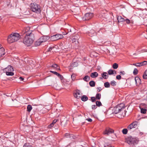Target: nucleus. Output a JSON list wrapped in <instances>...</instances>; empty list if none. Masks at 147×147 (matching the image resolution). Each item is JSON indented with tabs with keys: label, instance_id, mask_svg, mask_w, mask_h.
Masks as SVG:
<instances>
[{
	"label": "nucleus",
	"instance_id": "c85d7f7f",
	"mask_svg": "<svg viewBox=\"0 0 147 147\" xmlns=\"http://www.w3.org/2000/svg\"><path fill=\"white\" fill-rule=\"evenodd\" d=\"M96 106L98 107H100L102 105V103L100 101H97L96 102Z\"/></svg>",
	"mask_w": 147,
	"mask_h": 147
},
{
	"label": "nucleus",
	"instance_id": "e433bc0d",
	"mask_svg": "<svg viewBox=\"0 0 147 147\" xmlns=\"http://www.w3.org/2000/svg\"><path fill=\"white\" fill-rule=\"evenodd\" d=\"M138 70L136 68H135L134 69V71H133V73L135 75H136L138 74Z\"/></svg>",
	"mask_w": 147,
	"mask_h": 147
},
{
	"label": "nucleus",
	"instance_id": "4c0bfd02",
	"mask_svg": "<svg viewBox=\"0 0 147 147\" xmlns=\"http://www.w3.org/2000/svg\"><path fill=\"white\" fill-rule=\"evenodd\" d=\"M91 100L92 102H94L96 101V99L94 97H92L91 98Z\"/></svg>",
	"mask_w": 147,
	"mask_h": 147
},
{
	"label": "nucleus",
	"instance_id": "79ce46f5",
	"mask_svg": "<svg viewBox=\"0 0 147 147\" xmlns=\"http://www.w3.org/2000/svg\"><path fill=\"white\" fill-rule=\"evenodd\" d=\"M50 72L53 73L54 74H55V75H56L57 76L58 75V74H59L56 71H50Z\"/></svg>",
	"mask_w": 147,
	"mask_h": 147
},
{
	"label": "nucleus",
	"instance_id": "f3484780",
	"mask_svg": "<svg viewBox=\"0 0 147 147\" xmlns=\"http://www.w3.org/2000/svg\"><path fill=\"white\" fill-rule=\"evenodd\" d=\"M5 54V50L3 47H0V57H2Z\"/></svg>",
	"mask_w": 147,
	"mask_h": 147
},
{
	"label": "nucleus",
	"instance_id": "7c9ffc66",
	"mask_svg": "<svg viewBox=\"0 0 147 147\" xmlns=\"http://www.w3.org/2000/svg\"><path fill=\"white\" fill-rule=\"evenodd\" d=\"M147 110L145 109L142 108L141 109V112L142 113L145 114L146 113Z\"/></svg>",
	"mask_w": 147,
	"mask_h": 147
},
{
	"label": "nucleus",
	"instance_id": "aec40b11",
	"mask_svg": "<svg viewBox=\"0 0 147 147\" xmlns=\"http://www.w3.org/2000/svg\"><path fill=\"white\" fill-rule=\"evenodd\" d=\"M101 75L102 78L105 79H107L108 77V74L107 72H104Z\"/></svg>",
	"mask_w": 147,
	"mask_h": 147
},
{
	"label": "nucleus",
	"instance_id": "c9c22d12",
	"mask_svg": "<svg viewBox=\"0 0 147 147\" xmlns=\"http://www.w3.org/2000/svg\"><path fill=\"white\" fill-rule=\"evenodd\" d=\"M88 100V97L86 96L83 95V101H85Z\"/></svg>",
	"mask_w": 147,
	"mask_h": 147
},
{
	"label": "nucleus",
	"instance_id": "f03ea898",
	"mask_svg": "<svg viewBox=\"0 0 147 147\" xmlns=\"http://www.w3.org/2000/svg\"><path fill=\"white\" fill-rule=\"evenodd\" d=\"M34 40V34H31L29 36H26L23 42L27 46H29L33 43Z\"/></svg>",
	"mask_w": 147,
	"mask_h": 147
},
{
	"label": "nucleus",
	"instance_id": "6e6552de",
	"mask_svg": "<svg viewBox=\"0 0 147 147\" xmlns=\"http://www.w3.org/2000/svg\"><path fill=\"white\" fill-rule=\"evenodd\" d=\"M63 38V36L62 34H57L51 36V39L52 41H55L62 39Z\"/></svg>",
	"mask_w": 147,
	"mask_h": 147
},
{
	"label": "nucleus",
	"instance_id": "58836bf2",
	"mask_svg": "<svg viewBox=\"0 0 147 147\" xmlns=\"http://www.w3.org/2000/svg\"><path fill=\"white\" fill-rule=\"evenodd\" d=\"M54 48L53 47H50L47 49V52L51 51Z\"/></svg>",
	"mask_w": 147,
	"mask_h": 147
},
{
	"label": "nucleus",
	"instance_id": "393cba45",
	"mask_svg": "<svg viewBox=\"0 0 147 147\" xmlns=\"http://www.w3.org/2000/svg\"><path fill=\"white\" fill-rule=\"evenodd\" d=\"M32 109V107L30 105H28L27 107V111L30 112Z\"/></svg>",
	"mask_w": 147,
	"mask_h": 147
},
{
	"label": "nucleus",
	"instance_id": "f704fd0d",
	"mask_svg": "<svg viewBox=\"0 0 147 147\" xmlns=\"http://www.w3.org/2000/svg\"><path fill=\"white\" fill-rule=\"evenodd\" d=\"M23 147H32V146L29 143L25 144Z\"/></svg>",
	"mask_w": 147,
	"mask_h": 147
},
{
	"label": "nucleus",
	"instance_id": "473e14b6",
	"mask_svg": "<svg viewBox=\"0 0 147 147\" xmlns=\"http://www.w3.org/2000/svg\"><path fill=\"white\" fill-rule=\"evenodd\" d=\"M71 79L72 80H74L76 78V75L74 74H73L71 76Z\"/></svg>",
	"mask_w": 147,
	"mask_h": 147
},
{
	"label": "nucleus",
	"instance_id": "5fc2aeb1",
	"mask_svg": "<svg viewBox=\"0 0 147 147\" xmlns=\"http://www.w3.org/2000/svg\"><path fill=\"white\" fill-rule=\"evenodd\" d=\"M146 100H147V94L146 95Z\"/></svg>",
	"mask_w": 147,
	"mask_h": 147
},
{
	"label": "nucleus",
	"instance_id": "4be33fe9",
	"mask_svg": "<svg viewBox=\"0 0 147 147\" xmlns=\"http://www.w3.org/2000/svg\"><path fill=\"white\" fill-rule=\"evenodd\" d=\"M51 67L56 69L57 70H60L59 67L58 66V65L56 64H53Z\"/></svg>",
	"mask_w": 147,
	"mask_h": 147
},
{
	"label": "nucleus",
	"instance_id": "7ed1b4c3",
	"mask_svg": "<svg viewBox=\"0 0 147 147\" xmlns=\"http://www.w3.org/2000/svg\"><path fill=\"white\" fill-rule=\"evenodd\" d=\"M126 141L129 144L133 146L135 144L138 143L139 140L136 138L129 136L126 138Z\"/></svg>",
	"mask_w": 147,
	"mask_h": 147
},
{
	"label": "nucleus",
	"instance_id": "cd10ccee",
	"mask_svg": "<svg viewBox=\"0 0 147 147\" xmlns=\"http://www.w3.org/2000/svg\"><path fill=\"white\" fill-rule=\"evenodd\" d=\"M104 86L105 88H109L110 87V84L109 82H106L104 83Z\"/></svg>",
	"mask_w": 147,
	"mask_h": 147
},
{
	"label": "nucleus",
	"instance_id": "2eb2a0df",
	"mask_svg": "<svg viewBox=\"0 0 147 147\" xmlns=\"http://www.w3.org/2000/svg\"><path fill=\"white\" fill-rule=\"evenodd\" d=\"M147 63V61H144L143 62L141 63H138L134 64L133 65L137 67H140L144 65H146Z\"/></svg>",
	"mask_w": 147,
	"mask_h": 147
},
{
	"label": "nucleus",
	"instance_id": "412c9836",
	"mask_svg": "<svg viewBox=\"0 0 147 147\" xmlns=\"http://www.w3.org/2000/svg\"><path fill=\"white\" fill-rule=\"evenodd\" d=\"M89 84L91 87H94L95 86V82L94 81L91 80L89 82Z\"/></svg>",
	"mask_w": 147,
	"mask_h": 147
},
{
	"label": "nucleus",
	"instance_id": "6ab92c4d",
	"mask_svg": "<svg viewBox=\"0 0 147 147\" xmlns=\"http://www.w3.org/2000/svg\"><path fill=\"white\" fill-rule=\"evenodd\" d=\"M117 20L119 22H123L125 21V19L121 16H119L117 17Z\"/></svg>",
	"mask_w": 147,
	"mask_h": 147
},
{
	"label": "nucleus",
	"instance_id": "4468645a",
	"mask_svg": "<svg viewBox=\"0 0 147 147\" xmlns=\"http://www.w3.org/2000/svg\"><path fill=\"white\" fill-rule=\"evenodd\" d=\"M78 65V63L77 62H75L71 63L70 66L69 67V70L71 71L73 67H77Z\"/></svg>",
	"mask_w": 147,
	"mask_h": 147
},
{
	"label": "nucleus",
	"instance_id": "ddd939ff",
	"mask_svg": "<svg viewBox=\"0 0 147 147\" xmlns=\"http://www.w3.org/2000/svg\"><path fill=\"white\" fill-rule=\"evenodd\" d=\"M50 38V37L47 36H45L41 37L39 40V42L40 43L45 42L48 40Z\"/></svg>",
	"mask_w": 147,
	"mask_h": 147
},
{
	"label": "nucleus",
	"instance_id": "052dcab7",
	"mask_svg": "<svg viewBox=\"0 0 147 147\" xmlns=\"http://www.w3.org/2000/svg\"><path fill=\"white\" fill-rule=\"evenodd\" d=\"M100 79H102V78H100Z\"/></svg>",
	"mask_w": 147,
	"mask_h": 147
},
{
	"label": "nucleus",
	"instance_id": "20e7f679",
	"mask_svg": "<svg viewBox=\"0 0 147 147\" xmlns=\"http://www.w3.org/2000/svg\"><path fill=\"white\" fill-rule=\"evenodd\" d=\"M2 70L3 72L6 73V75L7 76H12L14 74L13 72V68L11 65H9L7 67L3 69Z\"/></svg>",
	"mask_w": 147,
	"mask_h": 147
},
{
	"label": "nucleus",
	"instance_id": "09e8293b",
	"mask_svg": "<svg viewBox=\"0 0 147 147\" xmlns=\"http://www.w3.org/2000/svg\"><path fill=\"white\" fill-rule=\"evenodd\" d=\"M54 125H53L52 123H51L48 126V127L49 128H52Z\"/></svg>",
	"mask_w": 147,
	"mask_h": 147
},
{
	"label": "nucleus",
	"instance_id": "37998d69",
	"mask_svg": "<svg viewBox=\"0 0 147 147\" xmlns=\"http://www.w3.org/2000/svg\"><path fill=\"white\" fill-rule=\"evenodd\" d=\"M116 78L118 80H120L121 78V77L120 75H118L116 77Z\"/></svg>",
	"mask_w": 147,
	"mask_h": 147
},
{
	"label": "nucleus",
	"instance_id": "680f3d73",
	"mask_svg": "<svg viewBox=\"0 0 147 147\" xmlns=\"http://www.w3.org/2000/svg\"><path fill=\"white\" fill-rule=\"evenodd\" d=\"M39 42V41L38 42Z\"/></svg>",
	"mask_w": 147,
	"mask_h": 147
},
{
	"label": "nucleus",
	"instance_id": "864d4df0",
	"mask_svg": "<svg viewBox=\"0 0 147 147\" xmlns=\"http://www.w3.org/2000/svg\"><path fill=\"white\" fill-rule=\"evenodd\" d=\"M93 32V34H94L93 35H94L95 34V32H94V31L92 30L91 32Z\"/></svg>",
	"mask_w": 147,
	"mask_h": 147
},
{
	"label": "nucleus",
	"instance_id": "f257e3e1",
	"mask_svg": "<svg viewBox=\"0 0 147 147\" xmlns=\"http://www.w3.org/2000/svg\"><path fill=\"white\" fill-rule=\"evenodd\" d=\"M20 38L19 34L17 33H12L10 34L7 38V42L9 43H11L16 42Z\"/></svg>",
	"mask_w": 147,
	"mask_h": 147
},
{
	"label": "nucleus",
	"instance_id": "39448f33",
	"mask_svg": "<svg viewBox=\"0 0 147 147\" xmlns=\"http://www.w3.org/2000/svg\"><path fill=\"white\" fill-rule=\"evenodd\" d=\"M124 104L123 103H121L115 107L113 109V113L117 114L125 108Z\"/></svg>",
	"mask_w": 147,
	"mask_h": 147
},
{
	"label": "nucleus",
	"instance_id": "a19ab883",
	"mask_svg": "<svg viewBox=\"0 0 147 147\" xmlns=\"http://www.w3.org/2000/svg\"><path fill=\"white\" fill-rule=\"evenodd\" d=\"M57 76L61 80H62L63 79V76L62 75H60V74H59Z\"/></svg>",
	"mask_w": 147,
	"mask_h": 147
},
{
	"label": "nucleus",
	"instance_id": "2f4dec72",
	"mask_svg": "<svg viewBox=\"0 0 147 147\" xmlns=\"http://www.w3.org/2000/svg\"><path fill=\"white\" fill-rule=\"evenodd\" d=\"M118 67V65L116 63H114L113 65V67L114 69H116Z\"/></svg>",
	"mask_w": 147,
	"mask_h": 147
},
{
	"label": "nucleus",
	"instance_id": "b1692460",
	"mask_svg": "<svg viewBox=\"0 0 147 147\" xmlns=\"http://www.w3.org/2000/svg\"><path fill=\"white\" fill-rule=\"evenodd\" d=\"M143 79H147V69L145 71L143 75Z\"/></svg>",
	"mask_w": 147,
	"mask_h": 147
},
{
	"label": "nucleus",
	"instance_id": "13d9d810",
	"mask_svg": "<svg viewBox=\"0 0 147 147\" xmlns=\"http://www.w3.org/2000/svg\"><path fill=\"white\" fill-rule=\"evenodd\" d=\"M89 36H92V35H91L90 34H89Z\"/></svg>",
	"mask_w": 147,
	"mask_h": 147
},
{
	"label": "nucleus",
	"instance_id": "de8ad7c7",
	"mask_svg": "<svg viewBox=\"0 0 147 147\" xmlns=\"http://www.w3.org/2000/svg\"><path fill=\"white\" fill-rule=\"evenodd\" d=\"M97 91L98 92H100V91H101L102 89L101 87H98L97 88Z\"/></svg>",
	"mask_w": 147,
	"mask_h": 147
},
{
	"label": "nucleus",
	"instance_id": "a878e982",
	"mask_svg": "<svg viewBox=\"0 0 147 147\" xmlns=\"http://www.w3.org/2000/svg\"><path fill=\"white\" fill-rule=\"evenodd\" d=\"M101 97V95L100 93H97L96 94V100H100Z\"/></svg>",
	"mask_w": 147,
	"mask_h": 147
},
{
	"label": "nucleus",
	"instance_id": "8fccbe9b",
	"mask_svg": "<svg viewBox=\"0 0 147 147\" xmlns=\"http://www.w3.org/2000/svg\"><path fill=\"white\" fill-rule=\"evenodd\" d=\"M86 120H87L89 122H91L92 121V119L90 118L87 119H86Z\"/></svg>",
	"mask_w": 147,
	"mask_h": 147
},
{
	"label": "nucleus",
	"instance_id": "ea45409f",
	"mask_svg": "<svg viewBox=\"0 0 147 147\" xmlns=\"http://www.w3.org/2000/svg\"><path fill=\"white\" fill-rule=\"evenodd\" d=\"M71 135H70V134L68 133L65 134V136L67 138L71 137Z\"/></svg>",
	"mask_w": 147,
	"mask_h": 147
},
{
	"label": "nucleus",
	"instance_id": "a211bd4d",
	"mask_svg": "<svg viewBox=\"0 0 147 147\" xmlns=\"http://www.w3.org/2000/svg\"><path fill=\"white\" fill-rule=\"evenodd\" d=\"M98 73L96 72H94L90 74V77L93 78H95L97 77H98Z\"/></svg>",
	"mask_w": 147,
	"mask_h": 147
},
{
	"label": "nucleus",
	"instance_id": "603ef678",
	"mask_svg": "<svg viewBox=\"0 0 147 147\" xmlns=\"http://www.w3.org/2000/svg\"><path fill=\"white\" fill-rule=\"evenodd\" d=\"M19 79L21 81H23L24 80V79L22 77H20Z\"/></svg>",
	"mask_w": 147,
	"mask_h": 147
},
{
	"label": "nucleus",
	"instance_id": "6e6d98bb",
	"mask_svg": "<svg viewBox=\"0 0 147 147\" xmlns=\"http://www.w3.org/2000/svg\"><path fill=\"white\" fill-rule=\"evenodd\" d=\"M67 34V33H66V34H64V35H66V34Z\"/></svg>",
	"mask_w": 147,
	"mask_h": 147
},
{
	"label": "nucleus",
	"instance_id": "9d476101",
	"mask_svg": "<svg viewBox=\"0 0 147 147\" xmlns=\"http://www.w3.org/2000/svg\"><path fill=\"white\" fill-rule=\"evenodd\" d=\"M114 131V130L113 129L109 127H107L103 131V134L108 136L110 134L113 133Z\"/></svg>",
	"mask_w": 147,
	"mask_h": 147
},
{
	"label": "nucleus",
	"instance_id": "3c124183",
	"mask_svg": "<svg viewBox=\"0 0 147 147\" xmlns=\"http://www.w3.org/2000/svg\"><path fill=\"white\" fill-rule=\"evenodd\" d=\"M120 73L121 75H124L125 74V73L124 71H121L120 72Z\"/></svg>",
	"mask_w": 147,
	"mask_h": 147
},
{
	"label": "nucleus",
	"instance_id": "c03bdc74",
	"mask_svg": "<svg viewBox=\"0 0 147 147\" xmlns=\"http://www.w3.org/2000/svg\"><path fill=\"white\" fill-rule=\"evenodd\" d=\"M125 21L127 24H129L130 23V20L128 19H126L125 20Z\"/></svg>",
	"mask_w": 147,
	"mask_h": 147
},
{
	"label": "nucleus",
	"instance_id": "9b49d317",
	"mask_svg": "<svg viewBox=\"0 0 147 147\" xmlns=\"http://www.w3.org/2000/svg\"><path fill=\"white\" fill-rule=\"evenodd\" d=\"M30 27H27L25 28L24 29V33H26V36H29L31 34H34L32 33V31L30 30Z\"/></svg>",
	"mask_w": 147,
	"mask_h": 147
},
{
	"label": "nucleus",
	"instance_id": "bf43d9fd",
	"mask_svg": "<svg viewBox=\"0 0 147 147\" xmlns=\"http://www.w3.org/2000/svg\"><path fill=\"white\" fill-rule=\"evenodd\" d=\"M71 30H70V32H71Z\"/></svg>",
	"mask_w": 147,
	"mask_h": 147
},
{
	"label": "nucleus",
	"instance_id": "5701e85b",
	"mask_svg": "<svg viewBox=\"0 0 147 147\" xmlns=\"http://www.w3.org/2000/svg\"><path fill=\"white\" fill-rule=\"evenodd\" d=\"M90 80V78L88 76H86L83 78V80L86 82H88Z\"/></svg>",
	"mask_w": 147,
	"mask_h": 147
},
{
	"label": "nucleus",
	"instance_id": "f8f14e48",
	"mask_svg": "<svg viewBox=\"0 0 147 147\" xmlns=\"http://www.w3.org/2000/svg\"><path fill=\"white\" fill-rule=\"evenodd\" d=\"M93 16V14L92 13H86L83 18V19H84L85 20H88L91 18Z\"/></svg>",
	"mask_w": 147,
	"mask_h": 147
},
{
	"label": "nucleus",
	"instance_id": "c756f323",
	"mask_svg": "<svg viewBox=\"0 0 147 147\" xmlns=\"http://www.w3.org/2000/svg\"><path fill=\"white\" fill-rule=\"evenodd\" d=\"M122 132L123 134H127V129L125 128L124 129L122 130Z\"/></svg>",
	"mask_w": 147,
	"mask_h": 147
},
{
	"label": "nucleus",
	"instance_id": "a18cd8bd",
	"mask_svg": "<svg viewBox=\"0 0 147 147\" xmlns=\"http://www.w3.org/2000/svg\"><path fill=\"white\" fill-rule=\"evenodd\" d=\"M57 119H54L52 122L51 123L53 124L54 125L56 123L57 121Z\"/></svg>",
	"mask_w": 147,
	"mask_h": 147
},
{
	"label": "nucleus",
	"instance_id": "72a5a7b5",
	"mask_svg": "<svg viewBox=\"0 0 147 147\" xmlns=\"http://www.w3.org/2000/svg\"><path fill=\"white\" fill-rule=\"evenodd\" d=\"M110 84L112 86H115L116 85V82L114 80L112 81L111 82Z\"/></svg>",
	"mask_w": 147,
	"mask_h": 147
},
{
	"label": "nucleus",
	"instance_id": "0eeeda50",
	"mask_svg": "<svg viewBox=\"0 0 147 147\" xmlns=\"http://www.w3.org/2000/svg\"><path fill=\"white\" fill-rule=\"evenodd\" d=\"M74 97L78 99L81 98L83 101V95L82 92L80 90H75L74 93Z\"/></svg>",
	"mask_w": 147,
	"mask_h": 147
},
{
	"label": "nucleus",
	"instance_id": "4d7b16f0",
	"mask_svg": "<svg viewBox=\"0 0 147 147\" xmlns=\"http://www.w3.org/2000/svg\"><path fill=\"white\" fill-rule=\"evenodd\" d=\"M1 47V44H0V47Z\"/></svg>",
	"mask_w": 147,
	"mask_h": 147
},
{
	"label": "nucleus",
	"instance_id": "49530a36",
	"mask_svg": "<svg viewBox=\"0 0 147 147\" xmlns=\"http://www.w3.org/2000/svg\"><path fill=\"white\" fill-rule=\"evenodd\" d=\"M97 108L96 106L95 105H92V108L93 109H95Z\"/></svg>",
	"mask_w": 147,
	"mask_h": 147
},
{
	"label": "nucleus",
	"instance_id": "1a4fd4ad",
	"mask_svg": "<svg viewBox=\"0 0 147 147\" xmlns=\"http://www.w3.org/2000/svg\"><path fill=\"white\" fill-rule=\"evenodd\" d=\"M138 122L135 121L129 125L127 127L128 130H130L131 129L136 128L138 124Z\"/></svg>",
	"mask_w": 147,
	"mask_h": 147
},
{
	"label": "nucleus",
	"instance_id": "423d86ee",
	"mask_svg": "<svg viewBox=\"0 0 147 147\" xmlns=\"http://www.w3.org/2000/svg\"><path fill=\"white\" fill-rule=\"evenodd\" d=\"M31 9L34 12L40 13V6L36 3H31L30 5Z\"/></svg>",
	"mask_w": 147,
	"mask_h": 147
},
{
	"label": "nucleus",
	"instance_id": "bb28decb",
	"mask_svg": "<svg viewBox=\"0 0 147 147\" xmlns=\"http://www.w3.org/2000/svg\"><path fill=\"white\" fill-rule=\"evenodd\" d=\"M114 71H115L114 70H113L112 69H109L108 71V72L109 75H111L114 74Z\"/></svg>",
	"mask_w": 147,
	"mask_h": 147
},
{
	"label": "nucleus",
	"instance_id": "dca6fc26",
	"mask_svg": "<svg viewBox=\"0 0 147 147\" xmlns=\"http://www.w3.org/2000/svg\"><path fill=\"white\" fill-rule=\"evenodd\" d=\"M136 83L137 85L140 84L141 83L140 79L138 77H136L135 78Z\"/></svg>",
	"mask_w": 147,
	"mask_h": 147
}]
</instances>
